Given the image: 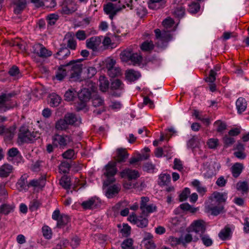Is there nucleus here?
Instances as JSON below:
<instances>
[{
    "instance_id": "f257e3e1",
    "label": "nucleus",
    "mask_w": 249,
    "mask_h": 249,
    "mask_svg": "<svg viewBox=\"0 0 249 249\" xmlns=\"http://www.w3.org/2000/svg\"><path fill=\"white\" fill-rule=\"evenodd\" d=\"M15 92L2 93L0 95V113H2L12 109L17 106V102L13 98Z\"/></svg>"
},
{
    "instance_id": "f03ea898",
    "label": "nucleus",
    "mask_w": 249,
    "mask_h": 249,
    "mask_svg": "<svg viewBox=\"0 0 249 249\" xmlns=\"http://www.w3.org/2000/svg\"><path fill=\"white\" fill-rule=\"evenodd\" d=\"M82 59L73 60L65 65L67 71L70 72L71 78L73 80H79L83 68V65L81 63Z\"/></svg>"
},
{
    "instance_id": "7ed1b4c3",
    "label": "nucleus",
    "mask_w": 249,
    "mask_h": 249,
    "mask_svg": "<svg viewBox=\"0 0 249 249\" xmlns=\"http://www.w3.org/2000/svg\"><path fill=\"white\" fill-rule=\"evenodd\" d=\"M39 137V134L38 132H31L29 130L27 126H22L19 130L18 142L19 144L32 142Z\"/></svg>"
},
{
    "instance_id": "20e7f679",
    "label": "nucleus",
    "mask_w": 249,
    "mask_h": 249,
    "mask_svg": "<svg viewBox=\"0 0 249 249\" xmlns=\"http://www.w3.org/2000/svg\"><path fill=\"white\" fill-rule=\"evenodd\" d=\"M125 8V5L121 4L120 1L116 3L108 2L103 6L105 14L109 16H115Z\"/></svg>"
},
{
    "instance_id": "39448f33",
    "label": "nucleus",
    "mask_w": 249,
    "mask_h": 249,
    "mask_svg": "<svg viewBox=\"0 0 249 249\" xmlns=\"http://www.w3.org/2000/svg\"><path fill=\"white\" fill-rule=\"evenodd\" d=\"M116 173V162L114 161H110L106 166V172L104 173V174L107 178L106 183L107 185L112 183L115 181L114 176Z\"/></svg>"
},
{
    "instance_id": "423d86ee",
    "label": "nucleus",
    "mask_w": 249,
    "mask_h": 249,
    "mask_svg": "<svg viewBox=\"0 0 249 249\" xmlns=\"http://www.w3.org/2000/svg\"><path fill=\"white\" fill-rule=\"evenodd\" d=\"M61 13L64 15L72 14L77 10L78 6L72 0H64L61 3Z\"/></svg>"
},
{
    "instance_id": "0eeeda50",
    "label": "nucleus",
    "mask_w": 249,
    "mask_h": 249,
    "mask_svg": "<svg viewBox=\"0 0 249 249\" xmlns=\"http://www.w3.org/2000/svg\"><path fill=\"white\" fill-rule=\"evenodd\" d=\"M71 141L70 136L55 134L52 137V142L55 147L59 146L60 147H65L68 143Z\"/></svg>"
},
{
    "instance_id": "6e6552de",
    "label": "nucleus",
    "mask_w": 249,
    "mask_h": 249,
    "mask_svg": "<svg viewBox=\"0 0 249 249\" xmlns=\"http://www.w3.org/2000/svg\"><path fill=\"white\" fill-rule=\"evenodd\" d=\"M206 210L208 212H211L213 215H217L220 213H223L224 205L214 203V202H210L209 204L205 206Z\"/></svg>"
},
{
    "instance_id": "1a4fd4ad",
    "label": "nucleus",
    "mask_w": 249,
    "mask_h": 249,
    "mask_svg": "<svg viewBox=\"0 0 249 249\" xmlns=\"http://www.w3.org/2000/svg\"><path fill=\"white\" fill-rule=\"evenodd\" d=\"M33 51L38 56L41 57H47L50 56L52 54V52L47 49L45 47L41 44H36L34 45Z\"/></svg>"
},
{
    "instance_id": "9d476101",
    "label": "nucleus",
    "mask_w": 249,
    "mask_h": 249,
    "mask_svg": "<svg viewBox=\"0 0 249 249\" xmlns=\"http://www.w3.org/2000/svg\"><path fill=\"white\" fill-rule=\"evenodd\" d=\"M100 200L96 197H92L83 201L81 205L85 209H93L100 206Z\"/></svg>"
},
{
    "instance_id": "9b49d317",
    "label": "nucleus",
    "mask_w": 249,
    "mask_h": 249,
    "mask_svg": "<svg viewBox=\"0 0 249 249\" xmlns=\"http://www.w3.org/2000/svg\"><path fill=\"white\" fill-rule=\"evenodd\" d=\"M101 43V39L99 36H93L86 40L87 47L92 50L93 52H96L98 50Z\"/></svg>"
},
{
    "instance_id": "f8f14e48",
    "label": "nucleus",
    "mask_w": 249,
    "mask_h": 249,
    "mask_svg": "<svg viewBox=\"0 0 249 249\" xmlns=\"http://www.w3.org/2000/svg\"><path fill=\"white\" fill-rule=\"evenodd\" d=\"M227 199V194L225 193L214 192L210 197V202H214V203L223 205Z\"/></svg>"
},
{
    "instance_id": "ddd939ff",
    "label": "nucleus",
    "mask_w": 249,
    "mask_h": 249,
    "mask_svg": "<svg viewBox=\"0 0 249 249\" xmlns=\"http://www.w3.org/2000/svg\"><path fill=\"white\" fill-rule=\"evenodd\" d=\"M78 96L79 99L81 102V107L79 108L81 109L85 107V103L90 98L91 92L88 89L84 88L78 93Z\"/></svg>"
},
{
    "instance_id": "4468645a",
    "label": "nucleus",
    "mask_w": 249,
    "mask_h": 249,
    "mask_svg": "<svg viewBox=\"0 0 249 249\" xmlns=\"http://www.w3.org/2000/svg\"><path fill=\"white\" fill-rule=\"evenodd\" d=\"M140 176L138 171L129 168L125 169L121 172V177L127 178L129 180L136 179Z\"/></svg>"
},
{
    "instance_id": "2eb2a0df",
    "label": "nucleus",
    "mask_w": 249,
    "mask_h": 249,
    "mask_svg": "<svg viewBox=\"0 0 249 249\" xmlns=\"http://www.w3.org/2000/svg\"><path fill=\"white\" fill-rule=\"evenodd\" d=\"M190 228L194 230L196 233L201 235L204 234L206 231V227L203 220H199L194 221L192 223Z\"/></svg>"
},
{
    "instance_id": "dca6fc26",
    "label": "nucleus",
    "mask_w": 249,
    "mask_h": 249,
    "mask_svg": "<svg viewBox=\"0 0 249 249\" xmlns=\"http://www.w3.org/2000/svg\"><path fill=\"white\" fill-rule=\"evenodd\" d=\"M188 233L185 234L184 242L186 244L191 243V242H196L201 238V235L199 234L196 233L195 232L194 230L189 227V230L188 231Z\"/></svg>"
},
{
    "instance_id": "f3484780",
    "label": "nucleus",
    "mask_w": 249,
    "mask_h": 249,
    "mask_svg": "<svg viewBox=\"0 0 249 249\" xmlns=\"http://www.w3.org/2000/svg\"><path fill=\"white\" fill-rule=\"evenodd\" d=\"M27 3V0H14L13 2L14 13L17 15L21 14L26 8Z\"/></svg>"
},
{
    "instance_id": "a211bd4d",
    "label": "nucleus",
    "mask_w": 249,
    "mask_h": 249,
    "mask_svg": "<svg viewBox=\"0 0 249 249\" xmlns=\"http://www.w3.org/2000/svg\"><path fill=\"white\" fill-rule=\"evenodd\" d=\"M64 118L68 125L76 126L81 123L80 119L73 113H68L66 114Z\"/></svg>"
},
{
    "instance_id": "6ab92c4d",
    "label": "nucleus",
    "mask_w": 249,
    "mask_h": 249,
    "mask_svg": "<svg viewBox=\"0 0 249 249\" xmlns=\"http://www.w3.org/2000/svg\"><path fill=\"white\" fill-rule=\"evenodd\" d=\"M74 33L72 32L67 33L64 37V40H66L67 47L71 50H75L76 48L77 43L74 38Z\"/></svg>"
},
{
    "instance_id": "aec40b11",
    "label": "nucleus",
    "mask_w": 249,
    "mask_h": 249,
    "mask_svg": "<svg viewBox=\"0 0 249 249\" xmlns=\"http://www.w3.org/2000/svg\"><path fill=\"white\" fill-rule=\"evenodd\" d=\"M129 156L125 149L119 148L117 150L115 160L116 162H124L125 161Z\"/></svg>"
},
{
    "instance_id": "412c9836",
    "label": "nucleus",
    "mask_w": 249,
    "mask_h": 249,
    "mask_svg": "<svg viewBox=\"0 0 249 249\" xmlns=\"http://www.w3.org/2000/svg\"><path fill=\"white\" fill-rule=\"evenodd\" d=\"M154 32L156 38L159 39L161 41L168 42L171 39V36L168 31H164L162 32H161L160 29H157L155 30Z\"/></svg>"
},
{
    "instance_id": "4be33fe9",
    "label": "nucleus",
    "mask_w": 249,
    "mask_h": 249,
    "mask_svg": "<svg viewBox=\"0 0 249 249\" xmlns=\"http://www.w3.org/2000/svg\"><path fill=\"white\" fill-rule=\"evenodd\" d=\"M121 186L115 184L108 187L106 191V195L108 198H112L115 196L120 191Z\"/></svg>"
},
{
    "instance_id": "5701e85b",
    "label": "nucleus",
    "mask_w": 249,
    "mask_h": 249,
    "mask_svg": "<svg viewBox=\"0 0 249 249\" xmlns=\"http://www.w3.org/2000/svg\"><path fill=\"white\" fill-rule=\"evenodd\" d=\"M71 53L70 50L67 47H62L54 55L55 58L59 60H64L67 58Z\"/></svg>"
},
{
    "instance_id": "b1692460",
    "label": "nucleus",
    "mask_w": 249,
    "mask_h": 249,
    "mask_svg": "<svg viewBox=\"0 0 249 249\" xmlns=\"http://www.w3.org/2000/svg\"><path fill=\"white\" fill-rule=\"evenodd\" d=\"M13 166L9 164H4L0 167V177L5 178L8 177L12 172Z\"/></svg>"
},
{
    "instance_id": "393cba45",
    "label": "nucleus",
    "mask_w": 249,
    "mask_h": 249,
    "mask_svg": "<svg viewBox=\"0 0 249 249\" xmlns=\"http://www.w3.org/2000/svg\"><path fill=\"white\" fill-rule=\"evenodd\" d=\"M140 76V73L133 70H129L126 71L125 73L126 79L131 82L137 80Z\"/></svg>"
},
{
    "instance_id": "a878e982",
    "label": "nucleus",
    "mask_w": 249,
    "mask_h": 249,
    "mask_svg": "<svg viewBox=\"0 0 249 249\" xmlns=\"http://www.w3.org/2000/svg\"><path fill=\"white\" fill-rule=\"evenodd\" d=\"M247 102L242 97L239 98L236 102V107L238 113H241L247 108Z\"/></svg>"
},
{
    "instance_id": "bb28decb",
    "label": "nucleus",
    "mask_w": 249,
    "mask_h": 249,
    "mask_svg": "<svg viewBox=\"0 0 249 249\" xmlns=\"http://www.w3.org/2000/svg\"><path fill=\"white\" fill-rule=\"evenodd\" d=\"M14 204L4 203L0 206V213L7 215L14 211Z\"/></svg>"
},
{
    "instance_id": "cd10ccee",
    "label": "nucleus",
    "mask_w": 249,
    "mask_h": 249,
    "mask_svg": "<svg viewBox=\"0 0 249 249\" xmlns=\"http://www.w3.org/2000/svg\"><path fill=\"white\" fill-rule=\"evenodd\" d=\"M231 234V228L228 226H227L220 231L218 234V236L221 239L225 240L230 238Z\"/></svg>"
},
{
    "instance_id": "c85d7f7f",
    "label": "nucleus",
    "mask_w": 249,
    "mask_h": 249,
    "mask_svg": "<svg viewBox=\"0 0 249 249\" xmlns=\"http://www.w3.org/2000/svg\"><path fill=\"white\" fill-rule=\"evenodd\" d=\"M243 167L242 163L237 162L234 164L231 168L232 176L234 178H237L242 172Z\"/></svg>"
},
{
    "instance_id": "c756f323",
    "label": "nucleus",
    "mask_w": 249,
    "mask_h": 249,
    "mask_svg": "<svg viewBox=\"0 0 249 249\" xmlns=\"http://www.w3.org/2000/svg\"><path fill=\"white\" fill-rule=\"evenodd\" d=\"M168 240L170 245L173 247L176 246L179 244H182L183 246H185L187 244L186 243L184 242V237L177 238L174 236H170Z\"/></svg>"
},
{
    "instance_id": "7c9ffc66",
    "label": "nucleus",
    "mask_w": 249,
    "mask_h": 249,
    "mask_svg": "<svg viewBox=\"0 0 249 249\" xmlns=\"http://www.w3.org/2000/svg\"><path fill=\"white\" fill-rule=\"evenodd\" d=\"M8 73L14 80H17L22 76L18 68L15 65L10 68Z\"/></svg>"
},
{
    "instance_id": "2f4dec72",
    "label": "nucleus",
    "mask_w": 249,
    "mask_h": 249,
    "mask_svg": "<svg viewBox=\"0 0 249 249\" xmlns=\"http://www.w3.org/2000/svg\"><path fill=\"white\" fill-rule=\"evenodd\" d=\"M191 184L192 186L196 188L197 192L199 194L203 195L207 192L206 187L202 186L199 180L195 179L192 182Z\"/></svg>"
},
{
    "instance_id": "473e14b6",
    "label": "nucleus",
    "mask_w": 249,
    "mask_h": 249,
    "mask_svg": "<svg viewBox=\"0 0 249 249\" xmlns=\"http://www.w3.org/2000/svg\"><path fill=\"white\" fill-rule=\"evenodd\" d=\"M65 65L61 66L56 71L55 77L58 80L61 81L67 75V69H64Z\"/></svg>"
},
{
    "instance_id": "72a5a7b5",
    "label": "nucleus",
    "mask_w": 249,
    "mask_h": 249,
    "mask_svg": "<svg viewBox=\"0 0 249 249\" xmlns=\"http://www.w3.org/2000/svg\"><path fill=\"white\" fill-rule=\"evenodd\" d=\"M109 82L107 78L104 76H101L99 78V87L101 91L105 92L108 88Z\"/></svg>"
},
{
    "instance_id": "f704fd0d",
    "label": "nucleus",
    "mask_w": 249,
    "mask_h": 249,
    "mask_svg": "<svg viewBox=\"0 0 249 249\" xmlns=\"http://www.w3.org/2000/svg\"><path fill=\"white\" fill-rule=\"evenodd\" d=\"M50 105L52 107H57L61 102V97L55 93L50 95Z\"/></svg>"
},
{
    "instance_id": "c9c22d12",
    "label": "nucleus",
    "mask_w": 249,
    "mask_h": 249,
    "mask_svg": "<svg viewBox=\"0 0 249 249\" xmlns=\"http://www.w3.org/2000/svg\"><path fill=\"white\" fill-rule=\"evenodd\" d=\"M132 52L130 49H126L120 54V58L123 62H127L130 60Z\"/></svg>"
},
{
    "instance_id": "e433bc0d",
    "label": "nucleus",
    "mask_w": 249,
    "mask_h": 249,
    "mask_svg": "<svg viewBox=\"0 0 249 249\" xmlns=\"http://www.w3.org/2000/svg\"><path fill=\"white\" fill-rule=\"evenodd\" d=\"M68 123L64 118L63 119H60L55 123V127L58 130H64L68 128Z\"/></svg>"
},
{
    "instance_id": "4c0bfd02",
    "label": "nucleus",
    "mask_w": 249,
    "mask_h": 249,
    "mask_svg": "<svg viewBox=\"0 0 249 249\" xmlns=\"http://www.w3.org/2000/svg\"><path fill=\"white\" fill-rule=\"evenodd\" d=\"M154 48V45L152 41H145L141 46V49L145 52H150Z\"/></svg>"
},
{
    "instance_id": "58836bf2",
    "label": "nucleus",
    "mask_w": 249,
    "mask_h": 249,
    "mask_svg": "<svg viewBox=\"0 0 249 249\" xmlns=\"http://www.w3.org/2000/svg\"><path fill=\"white\" fill-rule=\"evenodd\" d=\"M160 185H167L171 180V177L169 174H160L159 177Z\"/></svg>"
},
{
    "instance_id": "ea45409f",
    "label": "nucleus",
    "mask_w": 249,
    "mask_h": 249,
    "mask_svg": "<svg viewBox=\"0 0 249 249\" xmlns=\"http://www.w3.org/2000/svg\"><path fill=\"white\" fill-rule=\"evenodd\" d=\"M110 88L111 89H122L124 88V84L120 80L116 79L112 81Z\"/></svg>"
},
{
    "instance_id": "a19ab883",
    "label": "nucleus",
    "mask_w": 249,
    "mask_h": 249,
    "mask_svg": "<svg viewBox=\"0 0 249 249\" xmlns=\"http://www.w3.org/2000/svg\"><path fill=\"white\" fill-rule=\"evenodd\" d=\"M148 223V220L146 218L142 216H139L137 218L136 225L139 228H143L147 226Z\"/></svg>"
},
{
    "instance_id": "79ce46f5",
    "label": "nucleus",
    "mask_w": 249,
    "mask_h": 249,
    "mask_svg": "<svg viewBox=\"0 0 249 249\" xmlns=\"http://www.w3.org/2000/svg\"><path fill=\"white\" fill-rule=\"evenodd\" d=\"M93 106L95 107H100L103 105L104 100L98 95H95L92 97Z\"/></svg>"
},
{
    "instance_id": "37998d69",
    "label": "nucleus",
    "mask_w": 249,
    "mask_h": 249,
    "mask_svg": "<svg viewBox=\"0 0 249 249\" xmlns=\"http://www.w3.org/2000/svg\"><path fill=\"white\" fill-rule=\"evenodd\" d=\"M157 210V206L153 204L148 205L143 210H142V213L144 215H147L149 213L156 212Z\"/></svg>"
},
{
    "instance_id": "c03bdc74",
    "label": "nucleus",
    "mask_w": 249,
    "mask_h": 249,
    "mask_svg": "<svg viewBox=\"0 0 249 249\" xmlns=\"http://www.w3.org/2000/svg\"><path fill=\"white\" fill-rule=\"evenodd\" d=\"M60 185L64 188L69 189L71 186L70 179L66 176H63L60 180Z\"/></svg>"
},
{
    "instance_id": "a18cd8bd",
    "label": "nucleus",
    "mask_w": 249,
    "mask_h": 249,
    "mask_svg": "<svg viewBox=\"0 0 249 249\" xmlns=\"http://www.w3.org/2000/svg\"><path fill=\"white\" fill-rule=\"evenodd\" d=\"M107 73L110 77H114L121 74V70L116 66L110 70H108Z\"/></svg>"
},
{
    "instance_id": "49530a36",
    "label": "nucleus",
    "mask_w": 249,
    "mask_h": 249,
    "mask_svg": "<svg viewBox=\"0 0 249 249\" xmlns=\"http://www.w3.org/2000/svg\"><path fill=\"white\" fill-rule=\"evenodd\" d=\"M69 221V217L67 215H62L60 216L59 219L57 220V226L58 227H61L66 225Z\"/></svg>"
},
{
    "instance_id": "de8ad7c7",
    "label": "nucleus",
    "mask_w": 249,
    "mask_h": 249,
    "mask_svg": "<svg viewBox=\"0 0 249 249\" xmlns=\"http://www.w3.org/2000/svg\"><path fill=\"white\" fill-rule=\"evenodd\" d=\"M15 131V128L14 127H8L6 128L3 136L8 140H10L14 137Z\"/></svg>"
},
{
    "instance_id": "09e8293b",
    "label": "nucleus",
    "mask_w": 249,
    "mask_h": 249,
    "mask_svg": "<svg viewBox=\"0 0 249 249\" xmlns=\"http://www.w3.org/2000/svg\"><path fill=\"white\" fill-rule=\"evenodd\" d=\"M131 227L127 224H123L120 232L124 237H128L130 234Z\"/></svg>"
},
{
    "instance_id": "8fccbe9b",
    "label": "nucleus",
    "mask_w": 249,
    "mask_h": 249,
    "mask_svg": "<svg viewBox=\"0 0 249 249\" xmlns=\"http://www.w3.org/2000/svg\"><path fill=\"white\" fill-rule=\"evenodd\" d=\"M42 231L43 235L45 238L47 239L51 238L52 236V232L51 228L49 226H43L42 227Z\"/></svg>"
},
{
    "instance_id": "3c124183",
    "label": "nucleus",
    "mask_w": 249,
    "mask_h": 249,
    "mask_svg": "<svg viewBox=\"0 0 249 249\" xmlns=\"http://www.w3.org/2000/svg\"><path fill=\"white\" fill-rule=\"evenodd\" d=\"M28 176L26 174L23 175L17 182L18 185L21 189H24L27 183Z\"/></svg>"
},
{
    "instance_id": "603ef678",
    "label": "nucleus",
    "mask_w": 249,
    "mask_h": 249,
    "mask_svg": "<svg viewBox=\"0 0 249 249\" xmlns=\"http://www.w3.org/2000/svg\"><path fill=\"white\" fill-rule=\"evenodd\" d=\"M200 7L199 3L194 2L189 5L188 11L190 14H195L199 10Z\"/></svg>"
},
{
    "instance_id": "864d4df0",
    "label": "nucleus",
    "mask_w": 249,
    "mask_h": 249,
    "mask_svg": "<svg viewBox=\"0 0 249 249\" xmlns=\"http://www.w3.org/2000/svg\"><path fill=\"white\" fill-rule=\"evenodd\" d=\"M201 239L203 244L206 247L211 246L213 244V240L208 234H204L201 235Z\"/></svg>"
},
{
    "instance_id": "5fc2aeb1",
    "label": "nucleus",
    "mask_w": 249,
    "mask_h": 249,
    "mask_svg": "<svg viewBox=\"0 0 249 249\" xmlns=\"http://www.w3.org/2000/svg\"><path fill=\"white\" fill-rule=\"evenodd\" d=\"M214 126L216 127V131L218 132H222L226 128V124L220 120L215 122Z\"/></svg>"
},
{
    "instance_id": "6e6d98bb",
    "label": "nucleus",
    "mask_w": 249,
    "mask_h": 249,
    "mask_svg": "<svg viewBox=\"0 0 249 249\" xmlns=\"http://www.w3.org/2000/svg\"><path fill=\"white\" fill-rule=\"evenodd\" d=\"M174 23L175 22L174 20L170 17H168L162 21L163 27L167 29L171 28L174 25Z\"/></svg>"
},
{
    "instance_id": "4d7b16f0",
    "label": "nucleus",
    "mask_w": 249,
    "mask_h": 249,
    "mask_svg": "<svg viewBox=\"0 0 249 249\" xmlns=\"http://www.w3.org/2000/svg\"><path fill=\"white\" fill-rule=\"evenodd\" d=\"M130 60L133 64H140L142 60V56L137 53H132Z\"/></svg>"
},
{
    "instance_id": "13d9d810",
    "label": "nucleus",
    "mask_w": 249,
    "mask_h": 249,
    "mask_svg": "<svg viewBox=\"0 0 249 249\" xmlns=\"http://www.w3.org/2000/svg\"><path fill=\"white\" fill-rule=\"evenodd\" d=\"M207 144L209 148L215 149L219 145V141L217 139L211 138L208 140Z\"/></svg>"
},
{
    "instance_id": "bf43d9fd",
    "label": "nucleus",
    "mask_w": 249,
    "mask_h": 249,
    "mask_svg": "<svg viewBox=\"0 0 249 249\" xmlns=\"http://www.w3.org/2000/svg\"><path fill=\"white\" fill-rule=\"evenodd\" d=\"M179 207L184 211H189L192 213L196 212V208L192 207L187 203H182L180 205Z\"/></svg>"
},
{
    "instance_id": "052dcab7",
    "label": "nucleus",
    "mask_w": 249,
    "mask_h": 249,
    "mask_svg": "<svg viewBox=\"0 0 249 249\" xmlns=\"http://www.w3.org/2000/svg\"><path fill=\"white\" fill-rule=\"evenodd\" d=\"M173 168L174 169L178 170L179 171H182L183 169L182 161L180 159L177 158L175 159Z\"/></svg>"
},
{
    "instance_id": "680f3d73",
    "label": "nucleus",
    "mask_w": 249,
    "mask_h": 249,
    "mask_svg": "<svg viewBox=\"0 0 249 249\" xmlns=\"http://www.w3.org/2000/svg\"><path fill=\"white\" fill-rule=\"evenodd\" d=\"M236 188L238 190L241 191L243 193L247 192L249 190L248 184L244 181L237 183Z\"/></svg>"
},
{
    "instance_id": "e2e57ef3",
    "label": "nucleus",
    "mask_w": 249,
    "mask_h": 249,
    "mask_svg": "<svg viewBox=\"0 0 249 249\" xmlns=\"http://www.w3.org/2000/svg\"><path fill=\"white\" fill-rule=\"evenodd\" d=\"M191 192L188 188H185L182 192L179 195V200L180 201H185L188 197L189 195H190Z\"/></svg>"
},
{
    "instance_id": "0e129e2a",
    "label": "nucleus",
    "mask_w": 249,
    "mask_h": 249,
    "mask_svg": "<svg viewBox=\"0 0 249 249\" xmlns=\"http://www.w3.org/2000/svg\"><path fill=\"white\" fill-rule=\"evenodd\" d=\"M133 242L131 239H127L125 240L122 244V248L123 249H133Z\"/></svg>"
},
{
    "instance_id": "69168bd1",
    "label": "nucleus",
    "mask_w": 249,
    "mask_h": 249,
    "mask_svg": "<svg viewBox=\"0 0 249 249\" xmlns=\"http://www.w3.org/2000/svg\"><path fill=\"white\" fill-rule=\"evenodd\" d=\"M175 16H183L185 14V9L182 6L177 7L173 12Z\"/></svg>"
},
{
    "instance_id": "338daca9",
    "label": "nucleus",
    "mask_w": 249,
    "mask_h": 249,
    "mask_svg": "<svg viewBox=\"0 0 249 249\" xmlns=\"http://www.w3.org/2000/svg\"><path fill=\"white\" fill-rule=\"evenodd\" d=\"M70 167L71 165L69 163L64 162L60 164L59 169L61 172L66 173L69 172Z\"/></svg>"
},
{
    "instance_id": "774afa93",
    "label": "nucleus",
    "mask_w": 249,
    "mask_h": 249,
    "mask_svg": "<svg viewBox=\"0 0 249 249\" xmlns=\"http://www.w3.org/2000/svg\"><path fill=\"white\" fill-rule=\"evenodd\" d=\"M74 93L71 90L69 89L67 90L64 95L65 100L67 101H71L73 100L74 97Z\"/></svg>"
}]
</instances>
